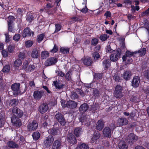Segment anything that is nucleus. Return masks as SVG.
<instances>
[{"instance_id":"4be33fe9","label":"nucleus","mask_w":149,"mask_h":149,"mask_svg":"<svg viewBox=\"0 0 149 149\" xmlns=\"http://www.w3.org/2000/svg\"><path fill=\"white\" fill-rule=\"evenodd\" d=\"M128 120L125 118H122L119 119L117 121L118 124L120 126L126 125L128 123Z\"/></svg>"},{"instance_id":"0eeeda50","label":"nucleus","mask_w":149,"mask_h":149,"mask_svg":"<svg viewBox=\"0 0 149 149\" xmlns=\"http://www.w3.org/2000/svg\"><path fill=\"white\" fill-rule=\"evenodd\" d=\"M80 120L83 124L87 126L90 125V121L89 116H82L80 118Z\"/></svg>"},{"instance_id":"6e6d98bb","label":"nucleus","mask_w":149,"mask_h":149,"mask_svg":"<svg viewBox=\"0 0 149 149\" xmlns=\"http://www.w3.org/2000/svg\"><path fill=\"white\" fill-rule=\"evenodd\" d=\"M71 98L72 99H75L78 97V95L77 93L75 92H72V93L71 95Z\"/></svg>"},{"instance_id":"9b49d317","label":"nucleus","mask_w":149,"mask_h":149,"mask_svg":"<svg viewBox=\"0 0 149 149\" xmlns=\"http://www.w3.org/2000/svg\"><path fill=\"white\" fill-rule=\"evenodd\" d=\"M12 111L15 116L19 117H21L23 115V112L19 109L16 107H13Z\"/></svg>"},{"instance_id":"a878e982","label":"nucleus","mask_w":149,"mask_h":149,"mask_svg":"<svg viewBox=\"0 0 149 149\" xmlns=\"http://www.w3.org/2000/svg\"><path fill=\"white\" fill-rule=\"evenodd\" d=\"M132 75L131 71L130 70L125 71L123 74V78L125 80H128Z\"/></svg>"},{"instance_id":"72a5a7b5","label":"nucleus","mask_w":149,"mask_h":149,"mask_svg":"<svg viewBox=\"0 0 149 149\" xmlns=\"http://www.w3.org/2000/svg\"><path fill=\"white\" fill-rule=\"evenodd\" d=\"M40 133L38 132H33L32 134V136L33 139L36 141L38 140L40 138Z\"/></svg>"},{"instance_id":"774afa93","label":"nucleus","mask_w":149,"mask_h":149,"mask_svg":"<svg viewBox=\"0 0 149 149\" xmlns=\"http://www.w3.org/2000/svg\"><path fill=\"white\" fill-rule=\"evenodd\" d=\"M142 14L143 16L149 15V8L143 12Z\"/></svg>"},{"instance_id":"4d7b16f0","label":"nucleus","mask_w":149,"mask_h":149,"mask_svg":"<svg viewBox=\"0 0 149 149\" xmlns=\"http://www.w3.org/2000/svg\"><path fill=\"white\" fill-rule=\"evenodd\" d=\"M56 29L55 32H58L59 31L61 28V26L58 24H55Z\"/></svg>"},{"instance_id":"e433bc0d","label":"nucleus","mask_w":149,"mask_h":149,"mask_svg":"<svg viewBox=\"0 0 149 149\" xmlns=\"http://www.w3.org/2000/svg\"><path fill=\"white\" fill-rule=\"evenodd\" d=\"M93 57L94 61H96L100 58L99 54L97 52H94L93 53Z\"/></svg>"},{"instance_id":"412c9836","label":"nucleus","mask_w":149,"mask_h":149,"mask_svg":"<svg viewBox=\"0 0 149 149\" xmlns=\"http://www.w3.org/2000/svg\"><path fill=\"white\" fill-rule=\"evenodd\" d=\"M89 108L88 105L86 103L82 104L79 108V111L82 113H84Z\"/></svg>"},{"instance_id":"ddd939ff","label":"nucleus","mask_w":149,"mask_h":149,"mask_svg":"<svg viewBox=\"0 0 149 149\" xmlns=\"http://www.w3.org/2000/svg\"><path fill=\"white\" fill-rule=\"evenodd\" d=\"M12 123L17 127H19L21 125L20 120L15 116H13L11 118Z\"/></svg>"},{"instance_id":"69168bd1","label":"nucleus","mask_w":149,"mask_h":149,"mask_svg":"<svg viewBox=\"0 0 149 149\" xmlns=\"http://www.w3.org/2000/svg\"><path fill=\"white\" fill-rule=\"evenodd\" d=\"M93 94L95 96H97L99 94L98 91L96 89H95L93 91Z\"/></svg>"},{"instance_id":"bb28decb","label":"nucleus","mask_w":149,"mask_h":149,"mask_svg":"<svg viewBox=\"0 0 149 149\" xmlns=\"http://www.w3.org/2000/svg\"><path fill=\"white\" fill-rule=\"evenodd\" d=\"M82 60L84 64L86 65H91L93 63L92 59L89 57L82 58Z\"/></svg>"},{"instance_id":"b1692460","label":"nucleus","mask_w":149,"mask_h":149,"mask_svg":"<svg viewBox=\"0 0 149 149\" xmlns=\"http://www.w3.org/2000/svg\"><path fill=\"white\" fill-rule=\"evenodd\" d=\"M39 52L38 49L35 48L33 49L31 53V56L35 58H37L39 56Z\"/></svg>"},{"instance_id":"f257e3e1","label":"nucleus","mask_w":149,"mask_h":149,"mask_svg":"<svg viewBox=\"0 0 149 149\" xmlns=\"http://www.w3.org/2000/svg\"><path fill=\"white\" fill-rule=\"evenodd\" d=\"M38 127V124L36 120L31 121L29 122L27 125L28 131H32L36 130Z\"/></svg>"},{"instance_id":"052dcab7","label":"nucleus","mask_w":149,"mask_h":149,"mask_svg":"<svg viewBox=\"0 0 149 149\" xmlns=\"http://www.w3.org/2000/svg\"><path fill=\"white\" fill-rule=\"evenodd\" d=\"M58 50V49L57 46L55 44L54 45V47L51 50L50 52H51L53 53H56Z\"/></svg>"},{"instance_id":"3c124183","label":"nucleus","mask_w":149,"mask_h":149,"mask_svg":"<svg viewBox=\"0 0 149 149\" xmlns=\"http://www.w3.org/2000/svg\"><path fill=\"white\" fill-rule=\"evenodd\" d=\"M33 44V42L30 40L27 41L25 43V46L26 47H31Z\"/></svg>"},{"instance_id":"a18cd8bd","label":"nucleus","mask_w":149,"mask_h":149,"mask_svg":"<svg viewBox=\"0 0 149 149\" xmlns=\"http://www.w3.org/2000/svg\"><path fill=\"white\" fill-rule=\"evenodd\" d=\"M120 45V47L123 49L125 47V39L123 38H121L119 40Z\"/></svg>"},{"instance_id":"8fccbe9b","label":"nucleus","mask_w":149,"mask_h":149,"mask_svg":"<svg viewBox=\"0 0 149 149\" xmlns=\"http://www.w3.org/2000/svg\"><path fill=\"white\" fill-rule=\"evenodd\" d=\"M98 42V39L95 38L92 40L91 41V44L93 46L96 45Z\"/></svg>"},{"instance_id":"4468645a","label":"nucleus","mask_w":149,"mask_h":149,"mask_svg":"<svg viewBox=\"0 0 149 149\" xmlns=\"http://www.w3.org/2000/svg\"><path fill=\"white\" fill-rule=\"evenodd\" d=\"M56 62V58L53 57L47 59L45 63V65L47 66L52 65Z\"/></svg>"},{"instance_id":"c03bdc74","label":"nucleus","mask_w":149,"mask_h":149,"mask_svg":"<svg viewBox=\"0 0 149 149\" xmlns=\"http://www.w3.org/2000/svg\"><path fill=\"white\" fill-rule=\"evenodd\" d=\"M109 36H107L106 34H104L101 35L99 38L100 40L102 41H104L107 40Z\"/></svg>"},{"instance_id":"39448f33","label":"nucleus","mask_w":149,"mask_h":149,"mask_svg":"<svg viewBox=\"0 0 149 149\" xmlns=\"http://www.w3.org/2000/svg\"><path fill=\"white\" fill-rule=\"evenodd\" d=\"M138 139V137L133 133L130 134L127 137L126 140L127 142L129 143H132L136 141Z\"/></svg>"},{"instance_id":"a19ab883","label":"nucleus","mask_w":149,"mask_h":149,"mask_svg":"<svg viewBox=\"0 0 149 149\" xmlns=\"http://www.w3.org/2000/svg\"><path fill=\"white\" fill-rule=\"evenodd\" d=\"M146 52V50L145 48L141 49L138 51V53H139V55L141 56L145 55Z\"/></svg>"},{"instance_id":"a211bd4d","label":"nucleus","mask_w":149,"mask_h":149,"mask_svg":"<svg viewBox=\"0 0 149 149\" xmlns=\"http://www.w3.org/2000/svg\"><path fill=\"white\" fill-rule=\"evenodd\" d=\"M100 134L98 132H95L91 139V142L92 143L96 142L100 138Z\"/></svg>"},{"instance_id":"338daca9","label":"nucleus","mask_w":149,"mask_h":149,"mask_svg":"<svg viewBox=\"0 0 149 149\" xmlns=\"http://www.w3.org/2000/svg\"><path fill=\"white\" fill-rule=\"evenodd\" d=\"M18 56L21 59H24L25 57V54L24 53L20 52L18 55Z\"/></svg>"},{"instance_id":"6ab92c4d","label":"nucleus","mask_w":149,"mask_h":149,"mask_svg":"<svg viewBox=\"0 0 149 149\" xmlns=\"http://www.w3.org/2000/svg\"><path fill=\"white\" fill-rule=\"evenodd\" d=\"M68 139V141L71 144L76 143L77 142L74 136L72 133L69 134Z\"/></svg>"},{"instance_id":"bf43d9fd","label":"nucleus","mask_w":149,"mask_h":149,"mask_svg":"<svg viewBox=\"0 0 149 149\" xmlns=\"http://www.w3.org/2000/svg\"><path fill=\"white\" fill-rule=\"evenodd\" d=\"M143 89L144 90V92L149 96V86L147 87L146 88L145 86H144Z\"/></svg>"},{"instance_id":"393cba45","label":"nucleus","mask_w":149,"mask_h":149,"mask_svg":"<svg viewBox=\"0 0 149 149\" xmlns=\"http://www.w3.org/2000/svg\"><path fill=\"white\" fill-rule=\"evenodd\" d=\"M118 147L120 149H127V146L125 141L120 140L118 143Z\"/></svg>"},{"instance_id":"7ed1b4c3","label":"nucleus","mask_w":149,"mask_h":149,"mask_svg":"<svg viewBox=\"0 0 149 149\" xmlns=\"http://www.w3.org/2000/svg\"><path fill=\"white\" fill-rule=\"evenodd\" d=\"M54 141V137L51 135L45 138L44 141V146L45 147H49L51 146Z\"/></svg>"},{"instance_id":"9d476101","label":"nucleus","mask_w":149,"mask_h":149,"mask_svg":"<svg viewBox=\"0 0 149 149\" xmlns=\"http://www.w3.org/2000/svg\"><path fill=\"white\" fill-rule=\"evenodd\" d=\"M121 54L120 52L118 51H116L112 54L111 56L110 59L113 61H116L120 58V56Z\"/></svg>"},{"instance_id":"de8ad7c7","label":"nucleus","mask_w":149,"mask_h":149,"mask_svg":"<svg viewBox=\"0 0 149 149\" xmlns=\"http://www.w3.org/2000/svg\"><path fill=\"white\" fill-rule=\"evenodd\" d=\"M71 71H69L67 72L65 76V77L67 80L69 81L71 79Z\"/></svg>"},{"instance_id":"49530a36","label":"nucleus","mask_w":149,"mask_h":149,"mask_svg":"<svg viewBox=\"0 0 149 149\" xmlns=\"http://www.w3.org/2000/svg\"><path fill=\"white\" fill-rule=\"evenodd\" d=\"M79 147L80 149H87L88 148V145L84 143H80Z\"/></svg>"},{"instance_id":"423d86ee","label":"nucleus","mask_w":149,"mask_h":149,"mask_svg":"<svg viewBox=\"0 0 149 149\" xmlns=\"http://www.w3.org/2000/svg\"><path fill=\"white\" fill-rule=\"evenodd\" d=\"M122 88L120 86L117 85L115 88L114 92V96L116 98L121 97L123 95L121 92Z\"/></svg>"},{"instance_id":"c756f323","label":"nucleus","mask_w":149,"mask_h":149,"mask_svg":"<svg viewBox=\"0 0 149 149\" xmlns=\"http://www.w3.org/2000/svg\"><path fill=\"white\" fill-rule=\"evenodd\" d=\"M53 84L56 89H60L62 88L63 86V84L59 80L53 82Z\"/></svg>"},{"instance_id":"5fc2aeb1","label":"nucleus","mask_w":149,"mask_h":149,"mask_svg":"<svg viewBox=\"0 0 149 149\" xmlns=\"http://www.w3.org/2000/svg\"><path fill=\"white\" fill-rule=\"evenodd\" d=\"M131 11L132 12H134L136 10H138L139 8V6H131Z\"/></svg>"},{"instance_id":"dca6fc26","label":"nucleus","mask_w":149,"mask_h":149,"mask_svg":"<svg viewBox=\"0 0 149 149\" xmlns=\"http://www.w3.org/2000/svg\"><path fill=\"white\" fill-rule=\"evenodd\" d=\"M48 107L47 104L43 103L39 107V111L42 113H43L48 110Z\"/></svg>"},{"instance_id":"37998d69","label":"nucleus","mask_w":149,"mask_h":149,"mask_svg":"<svg viewBox=\"0 0 149 149\" xmlns=\"http://www.w3.org/2000/svg\"><path fill=\"white\" fill-rule=\"evenodd\" d=\"M5 123V120L3 116L0 113V128Z\"/></svg>"},{"instance_id":"2f4dec72","label":"nucleus","mask_w":149,"mask_h":149,"mask_svg":"<svg viewBox=\"0 0 149 149\" xmlns=\"http://www.w3.org/2000/svg\"><path fill=\"white\" fill-rule=\"evenodd\" d=\"M82 132L81 128L77 127L75 129L74 131V134L77 137H78Z\"/></svg>"},{"instance_id":"7c9ffc66","label":"nucleus","mask_w":149,"mask_h":149,"mask_svg":"<svg viewBox=\"0 0 149 149\" xmlns=\"http://www.w3.org/2000/svg\"><path fill=\"white\" fill-rule=\"evenodd\" d=\"M7 144L8 146L11 148H18L19 147V146L13 141H10L8 142Z\"/></svg>"},{"instance_id":"680f3d73","label":"nucleus","mask_w":149,"mask_h":149,"mask_svg":"<svg viewBox=\"0 0 149 149\" xmlns=\"http://www.w3.org/2000/svg\"><path fill=\"white\" fill-rule=\"evenodd\" d=\"M5 35L6 37V42H9L10 40V38L9 37L8 33H5Z\"/></svg>"},{"instance_id":"f8f14e48","label":"nucleus","mask_w":149,"mask_h":149,"mask_svg":"<svg viewBox=\"0 0 149 149\" xmlns=\"http://www.w3.org/2000/svg\"><path fill=\"white\" fill-rule=\"evenodd\" d=\"M139 77L137 76H135L133 77L132 81V85L133 87L136 88L139 85L140 82Z\"/></svg>"},{"instance_id":"ea45409f","label":"nucleus","mask_w":149,"mask_h":149,"mask_svg":"<svg viewBox=\"0 0 149 149\" xmlns=\"http://www.w3.org/2000/svg\"><path fill=\"white\" fill-rule=\"evenodd\" d=\"M18 103L17 100L13 99L10 100V104L11 106H15L17 105Z\"/></svg>"},{"instance_id":"f03ea898","label":"nucleus","mask_w":149,"mask_h":149,"mask_svg":"<svg viewBox=\"0 0 149 149\" xmlns=\"http://www.w3.org/2000/svg\"><path fill=\"white\" fill-rule=\"evenodd\" d=\"M35 67L34 65H29L28 62L25 61L23 65L22 68L24 69L27 72H29L33 70Z\"/></svg>"},{"instance_id":"c85d7f7f","label":"nucleus","mask_w":149,"mask_h":149,"mask_svg":"<svg viewBox=\"0 0 149 149\" xmlns=\"http://www.w3.org/2000/svg\"><path fill=\"white\" fill-rule=\"evenodd\" d=\"M135 53L134 52H133L129 51H127L125 53V55H124L122 58L123 61H126L127 57L132 56Z\"/></svg>"},{"instance_id":"13d9d810","label":"nucleus","mask_w":149,"mask_h":149,"mask_svg":"<svg viewBox=\"0 0 149 149\" xmlns=\"http://www.w3.org/2000/svg\"><path fill=\"white\" fill-rule=\"evenodd\" d=\"M8 50L10 53H11L13 52L14 49V47L13 45H10L8 48Z\"/></svg>"},{"instance_id":"f3484780","label":"nucleus","mask_w":149,"mask_h":149,"mask_svg":"<svg viewBox=\"0 0 149 149\" xmlns=\"http://www.w3.org/2000/svg\"><path fill=\"white\" fill-rule=\"evenodd\" d=\"M66 107L68 108L73 109L75 108L77 105V103L74 101L69 100L66 103Z\"/></svg>"},{"instance_id":"20e7f679","label":"nucleus","mask_w":149,"mask_h":149,"mask_svg":"<svg viewBox=\"0 0 149 149\" xmlns=\"http://www.w3.org/2000/svg\"><path fill=\"white\" fill-rule=\"evenodd\" d=\"M55 119L62 125H65L66 122L63 116L61 113H58L55 116Z\"/></svg>"},{"instance_id":"473e14b6","label":"nucleus","mask_w":149,"mask_h":149,"mask_svg":"<svg viewBox=\"0 0 149 149\" xmlns=\"http://www.w3.org/2000/svg\"><path fill=\"white\" fill-rule=\"evenodd\" d=\"M61 146V143L60 141L57 140L54 143L53 148L54 149H58L60 148Z\"/></svg>"},{"instance_id":"58836bf2","label":"nucleus","mask_w":149,"mask_h":149,"mask_svg":"<svg viewBox=\"0 0 149 149\" xmlns=\"http://www.w3.org/2000/svg\"><path fill=\"white\" fill-rule=\"evenodd\" d=\"M103 66L106 68H107L110 66V64L109 59H105L103 62Z\"/></svg>"},{"instance_id":"09e8293b","label":"nucleus","mask_w":149,"mask_h":149,"mask_svg":"<svg viewBox=\"0 0 149 149\" xmlns=\"http://www.w3.org/2000/svg\"><path fill=\"white\" fill-rule=\"evenodd\" d=\"M10 70V66H9L6 65L3 67L2 70L4 72L7 73L9 72Z\"/></svg>"},{"instance_id":"0e129e2a","label":"nucleus","mask_w":149,"mask_h":149,"mask_svg":"<svg viewBox=\"0 0 149 149\" xmlns=\"http://www.w3.org/2000/svg\"><path fill=\"white\" fill-rule=\"evenodd\" d=\"M58 75L61 77H63L65 76L64 73L61 71H58L56 72Z\"/></svg>"},{"instance_id":"aec40b11","label":"nucleus","mask_w":149,"mask_h":149,"mask_svg":"<svg viewBox=\"0 0 149 149\" xmlns=\"http://www.w3.org/2000/svg\"><path fill=\"white\" fill-rule=\"evenodd\" d=\"M104 123L101 120H98L96 124V129L99 131L101 130L104 126Z\"/></svg>"},{"instance_id":"79ce46f5","label":"nucleus","mask_w":149,"mask_h":149,"mask_svg":"<svg viewBox=\"0 0 149 149\" xmlns=\"http://www.w3.org/2000/svg\"><path fill=\"white\" fill-rule=\"evenodd\" d=\"M60 51L63 54H67L69 52V49L68 48L61 47L60 49Z\"/></svg>"},{"instance_id":"1a4fd4ad","label":"nucleus","mask_w":149,"mask_h":149,"mask_svg":"<svg viewBox=\"0 0 149 149\" xmlns=\"http://www.w3.org/2000/svg\"><path fill=\"white\" fill-rule=\"evenodd\" d=\"M44 94V92L42 91H36L33 93L34 98L36 100H40L43 96Z\"/></svg>"},{"instance_id":"2eb2a0df","label":"nucleus","mask_w":149,"mask_h":149,"mask_svg":"<svg viewBox=\"0 0 149 149\" xmlns=\"http://www.w3.org/2000/svg\"><path fill=\"white\" fill-rule=\"evenodd\" d=\"M103 133L104 136L109 137L111 136V130L109 127H105L103 130Z\"/></svg>"},{"instance_id":"f704fd0d","label":"nucleus","mask_w":149,"mask_h":149,"mask_svg":"<svg viewBox=\"0 0 149 149\" xmlns=\"http://www.w3.org/2000/svg\"><path fill=\"white\" fill-rule=\"evenodd\" d=\"M49 53L47 51H44L42 52L41 54V57L42 59H45L48 57Z\"/></svg>"},{"instance_id":"e2e57ef3","label":"nucleus","mask_w":149,"mask_h":149,"mask_svg":"<svg viewBox=\"0 0 149 149\" xmlns=\"http://www.w3.org/2000/svg\"><path fill=\"white\" fill-rule=\"evenodd\" d=\"M2 54L4 57H6L8 56V53L7 51L3 50L2 51Z\"/></svg>"},{"instance_id":"cd10ccee","label":"nucleus","mask_w":149,"mask_h":149,"mask_svg":"<svg viewBox=\"0 0 149 149\" xmlns=\"http://www.w3.org/2000/svg\"><path fill=\"white\" fill-rule=\"evenodd\" d=\"M37 15L35 13H28L26 16V19L29 22L31 21L35 18L36 17Z\"/></svg>"},{"instance_id":"4c0bfd02","label":"nucleus","mask_w":149,"mask_h":149,"mask_svg":"<svg viewBox=\"0 0 149 149\" xmlns=\"http://www.w3.org/2000/svg\"><path fill=\"white\" fill-rule=\"evenodd\" d=\"M14 20V17L12 16H9L7 20L8 25H11Z\"/></svg>"},{"instance_id":"c9c22d12","label":"nucleus","mask_w":149,"mask_h":149,"mask_svg":"<svg viewBox=\"0 0 149 149\" xmlns=\"http://www.w3.org/2000/svg\"><path fill=\"white\" fill-rule=\"evenodd\" d=\"M22 64V62L21 60L19 59H16L14 62V65L15 66L18 67L20 66Z\"/></svg>"},{"instance_id":"5701e85b","label":"nucleus","mask_w":149,"mask_h":149,"mask_svg":"<svg viewBox=\"0 0 149 149\" xmlns=\"http://www.w3.org/2000/svg\"><path fill=\"white\" fill-rule=\"evenodd\" d=\"M31 35L32 36L33 35V33L28 28H26L23 31V36L24 37L31 36Z\"/></svg>"},{"instance_id":"6e6552de","label":"nucleus","mask_w":149,"mask_h":149,"mask_svg":"<svg viewBox=\"0 0 149 149\" xmlns=\"http://www.w3.org/2000/svg\"><path fill=\"white\" fill-rule=\"evenodd\" d=\"M20 86L19 83H15L12 85L11 88L13 91L15 92V93L18 94L21 92Z\"/></svg>"},{"instance_id":"603ef678","label":"nucleus","mask_w":149,"mask_h":149,"mask_svg":"<svg viewBox=\"0 0 149 149\" xmlns=\"http://www.w3.org/2000/svg\"><path fill=\"white\" fill-rule=\"evenodd\" d=\"M44 35L43 34H42L39 35L38 36L37 41L38 42H40L42 41L44 37Z\"/></svg>"},{"instance_id":"864d4df0","label":"nucleus","mask_w":149,"mask_h":149,"mask_svg":"<svg viewBox=\"0 0 149 149\" xmlns=\"http://www.w3.org/2000/svg\"><path fill=\"white\" fill-rule=\"evenodd\" d=\"M20 37V36L19 34H16L13 37V39L16 41H18Z\"/></svg>"}]
</instances>
